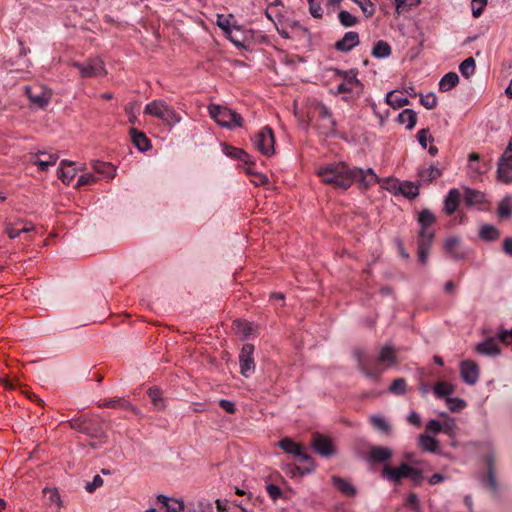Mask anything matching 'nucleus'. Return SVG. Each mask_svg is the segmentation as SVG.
Listing matches in <instances>:
<instances>
[{
  "instance_id": "obj_28",
  "label": "nucleus",
  "mask_w": 512,
  "mask_h": 512,
  "mask_svg": "<svg viewBox=\"0 0 512 512\" xmlns=\"http://www.w3.org/2000/svg\"><path fill=\"white\" fill-rule=\"evenodd\" d=\"M418 445L426 452L435 453L438 450V441L427 434H421L419 436Z\"/></svg>"
},
{
  "instance_id": "obj_2",
  "label": "nucleus",
  "mask_w": 512,
  "mask_h": 512,
  "mask_svg": "<svg viewBox=\"0 0 512 512\" xmlns=\"http://www.w3.org/2000/svg\"><path fill=\"white\" fill-rule=\"evenodd\" d=\"M325 184H332L339 189H347L353 183V173L345 163L330 164L317 171Z\"/></svg>"
},
{
  "instance_id": "obj_39",
  "label": "nucleus",
  "mask_w": 512,
  "mask_h": 512,
  "mask_svg": "<svg viewBox=\"0 0 512 512\" xmlns=\"http://www.w3.org/2000/svg\"><path fill=\"white\" fill-rule=\"evenodd\" d=\"M396 92H397L396 90H393V91H390L386 95L387 104H389L394 109H396V108L406 106L410 103L409 99L407 97H400V96L396 95Z\"/></svg>"
},
{
  "instance_id": "obj_33",
  "label": "nucleus",
  "mask_w": 512,
  "mask_h": 512,
  "mask_svg": "<svg viewBox=\"0 0 512 512\" xmlns=\"http://www.w3.org/2000/svg\"><path fill=\"white\" fill-rule=\"evenodd\" d=\"M297 457H299L300 460L305 463L303 467H294V470H296L300 475L309 474L314 470L315 465L310 455L303 453V451L301 450V455H297Z\"/></svg>"
},
{
  "instance_id": "obj_44",
  "label": "nucleus",
  "mask_w": 512,
  "mask_h": 512,
  "mask_svg": "<svg viewBox=\"0 0 512 512\" xmlns=\"http://www.w3.org/2000/svg\"><path fill=\"white\" fill-rule=\"evenodd\" d=\"M233 329L236 334L247 337L252 332V325L248 321L238 319L233 322Z\"/></svg>"
},
{
  "instance_id": "obj_43",
  "label": "nucleus",
  "mask_w": 512,
  "mask_h": 512,
  "mask_svg": "<svg viewBox=\"0 0 512 512\" xmlns=\"http://www.w3.org/2000/svg\"><path fill=\"white\" fill-rule=\"evenodd\" d=\"M65 164V161L61 163V167L58 170V177L61 179L63 183L70 184V182L75 177V169L71 167V164H68V168L66 169L64 167Z\"/></svg>"
},
{
  "instance_id": "obj_45",
  "label": "nucleus",
  "mask_w": 512,
  "mask_h": 512,
  "mask_svg": "<svg viewBox=\"0 0 512 512\" xmlns=\"http://www.w3.org/2000/svg\"><path fill=\"white\" fill-rule=\"evenodd\" d=\"M420 4L421 0H395V10L398 14H401Z\"/></svg>"
},
{
  "instance_id": "obj_55",
  "label": "nucleus",
  "mask_w": 512,
  "mask_h": 512,
  "mask_svg": "<svg viewBox=\"0 0 512 512\" xmlns=\"http://www.w3.org/2000/svg\"><path fill=\"white\" fill-rule=\"evenodd\" d=\"M405 505L413 510V512H422L418 496L415 493H410L406 498Z\"/></svg>"
},
{
  "instance_id": "obj_16",
  "label": "nucleus",
  "mask_w": 512,
  "mask_h": 512,
  "mask_svg": "<svg viewBox=\"0 0 512 512\" xmlns=\"http://www.w3.org/2000/svg\"><path fill=\"white\" fill-rule=\"evenodd\" d=\"M359 34L356 31H348L338 40L334 47L339 52H349L359 45Z\"/></svg>"
},
{
  "instance_id": "obj_53",
  "label": "nucleus",
  "mask_w": 512,
  "mask_h": 512,
  "mask_svg": "<svg viewBox=\"0 0 512 512\" xmlns=\"http://www.w3.org/2000/svg\"><path fill=\"white\" fill-rule=\"evenodd\" d=\"M43 493L49 494V501L51 504H55L58 507L62 506V500L56 488H44Z\"/></svg>"
},
{
  "instance_id": "obj_58",
  "label": "nucleus",
  "mask_w": 512,
  "mask_h": 512,
  "mask_svg": "<svg viewBox=\"0 0 512 512\" xmlns=\"http://www.w3.org/2000/svg\"><path fill=\"white\" fill-rule=\"evenodd\" d=\"M408 478H410L415 485H420L424 480L423 471L410 466Z\"/></svg>"
},
{
  "instance_id": "obj_15",
  "label": "nucleus",
  "mask_w": 512,
  "mask_h": 512,
  "mask_svg": "<svg viewBox=\"0 0 512 512\" xmlns=\"http://www.w3.org/2000/svg\"><path fill=\"white\" fill-rule=\"evenodd\" d=\"M69 425L72 429L90 436H94L98 432L94 420L89 417H79L76 419H72L69 421Z\"/></svg>"
},
{
  "instance_id": "obj_61",
  "label": "nucleus",
  "mask_w": 512,
  "mask_h": 512,
  "mask_svg": "<svg viewBox=\"0 0 512 512\" xmlns=\"http://www.w3.org/2000/svg\"><path fill=\"white\" fill-rule=\"evenodd\" d=\"M97 181V178L91 173L82 174L77 181V186L93 184Z\"/></svg>"
},
{
  "instance_id": "obj_51",
  "label": "nucleus",
  "mask_w": 512,
  "mask_h": 512,
  "mask_svg": "<svg viewBox=\"0 0 512 512\" xmlns=\"http://www.w3.org/2000/svg\"><path fill=\"white\" fill-rule=\"evenodd\" d=\"M420 103L426 109H433L437 105V97L434 93H428L426 95L420 94Z\"/></svg>"
},
{
  "instance_id": "obj_50",
  "label": "nucleus",
  "mask_w": 512,
  "mask_h": 512,
  "mask_svg": "<svg viewBox=\"0 0 512 512\" xmlns=\"http://www.w3.org/2000/svg\"><path fill=\"white\" fill-rule=\"evenodd\" d=\"M148 395L152 403L158 408V409H164L165 404L161 397V391L157 388H150L148 390Z\"/></svg>"
},
{
  "instance_id": "obj_23",
  "label": "nucleus",
  "mask_w": 512,
  "mask_h": 512,
  "mask_svg": "<svg viewBox=\"0 0 512 512\" xmlns=\"http://www.w3.org/2000/svg\"><path fill=\"white\" fill-rule=\"evenodd\" d=\"M460 201V192L457 189H451L444 201V211L447 215H452L458 208Z\"/></svg>"
},
{
  "instance_id": "obj_42",
  "label": "nucleus",
  "mask_w": 512,
  "mask_h": 512,
  "mask_svg": "<svg viewBox=\"0 0 512 512\" xmlns=\"http://www.w3.org/2000/svg\"><path fill=\"white\" fill-rule=\"evenodd\" d=\"M224 149L226 155L239 159L246 164L250 162V156L244 150L229 145H224Z\"/></svg>"
},
{
  "instance_id": "obj_27",
  "label": "nucleus",
  "mask_w": 512,
  "mask_h": 512,
  "mask_svg": "<svg viewBox=\"0 0 512 512\" xmlns=\"http://www.w3.org/2000/svg\"><path fill=\"white\" fill-rule=\"evenodd\" d=\"M464 200L468 206L481 204L485 202V194L471 188H465Z\"/></svg>"
},
{
  "instance_id": "obj_6",
  "label": "nucleus",
  "mask_w": 512,
  "mask_h": 512,
  "mask_svg": "<svg viewBox=\"0 0 512 512\" xmlns=\"http://www.w3.org/2000/svg\"><path fill=\"white\" fill-rule=\"evenodd\" d=\"M144 114L160 119L168 126L180 123L181 116L163 100H153L145 106Z\"/></svg>"
},
{
  "instance_id": "obj_54",
  "label": "nucleus",
  "mask_w": 512,
  "mask_h": 512,
  "mask_svg": "<svg viewBox=\"0 0 512 512\" xmlns=\"http://www.w3.org/2000/svg\"><path fill=\"white\" fill-rule=\"evenodd\" d=\"M417 139L420 146L424 149L427 147L428 140L431 142L434 140L428 128L419 130L417 133Z\"/></svg>"
},
{
  "instance_id": "obj_13",
  "label": "nucleus",
  "mask_w": 512,
  "mask_h": 512,
  "mask_svg": "<svg viewBox=\"0 0 512 512\" xmlns=\"http://www.w3.org/2000/svg\"><path fill=\"white\" fill-rule=\"evenodd\" d=\"M311 444L313 449L325 458L333 456L336 452L332 441L322 434H315Z\"/></svg>"
},
{
  "instance_id": "obj_21",
  "label": "nucleus",
  "mask_w": 512,
  "mask_h": 512,
  "mask_svg": "<svg viewBox=\"0 0 512 512\" xmlns=\"http://www.w3.org/2000/svg\"><path fill=\"white\" fill-rule=\"evenodd\" d=\"M58 155L46 152H38L35 154L33 164L38 166L41 171H47L50 166L56 164Z\"/></svg>"
},
{
  "instance_id": "obj_19",
  "label": "nucleus",
  "mask_w": 512,
  "mask_h": 512,
  "mask_svg": "<svg viewBox=\"0 0 512 512\" xmlns=\"http://www.w3.org/2000/svg\"><path fill=\"white\" fill-rule=\"evenodd\" d=\"M475 351L478 354L496 357L500 354L501 350L498 347L494 338H488L475 346Z\"/></svg>"
},
{
  "instance_id": "obj_29",
  "label": "nucleus",
  "mask_w": 512,
  "mask_h": 512,
  "mask_svg": "<svg viewBox=\"0 0 512 512\" xmlns=\"http://www.w3.org/2000/svg\"><path fill=\"white\" fill-rule=\"evenodd\" d=\"M441 175L442 171L434 165H431L428 169H422L418 171V177L420 178V181L424 183H431Z\"/></svg>"
},
{
  "instance_id": "obj_47",
  "label": "nucleus",
  "mask_w": 512,
  "mask_h": 512,
  "mask_svg": "<svg viewBox=\"0 0 512 512\" xmlns=\"http://www.w3.org/2000/svg\"><path fill=\"white\" fill-rule=\"evenodd\" d=\"M406 380L404 378H397L393 380L389 387V392L396 395H404L406 393Z\"/></svg>"
},
{
  "instance_id": "obj_17",
  "label": "nucleus",
  "mask_w": 512,
  "mask_h": 512,
  "mask_svg": "<svg viewBox=\"0 0 512 512\" xmlns=\"http://www.w3.org/2000/svg\"><path fill=\"white\" fill-rule=\"evenodd\" d=\"M393 455V451L389 447L371 446L368 453V461L372 464L389 461Z\"/></svg>"
},
{
  "instance_id": "obj_12",
  "label": "nucleus",
  "mask_w": 512,
  "mask_h": 512,
  "mask_svg": "<svg viewBox=\"0 0 512 512\" xmlns=\"http://www.w3.org/2000/svg\"><path fill=\"white\" fill-rule=\"evenodd\" d=\"M460 375L468 385H475L479 380L480 368L473 360H464L460 363Z\"/></svg>"
},
{
  "instance_id": "obj_64",
  "label": "nucleus",
  "mask_w": 512,
  "mask_h": 512,
  "mask_svg": "<svg viewBox=\"0 0 512 512\" xmlns=\"http://www.w3.org/2000/svg\"><path fill=\"white\" fill-rule=\"evenodd\" d=\"M497 338L499 341L508 344L510 342V340H512V329L500 331L497 334Z\"/></svg>"
},
{
  "instance_id": "obj_32",
  "label": "nucleus",
  "mask_w": 512,
  "mask_h": 512,
  "mask_svg": "<svg viewBox=\"0 0 512 512\" xmlns=\"http://www.w3.org/2000/svg\"><path fill=\"white\" fill-rule=\"evenodd\" d=\"M278 445L281 449H283L286 453L292 454L294 456L301 455V445L296 443L291 438H284L278 442Z\"/></svg>"
},
{
  "instance_id": "obj_35",
  "label": "nucleus",
  "mask_w": 512,
  "mask_h": 512,
  "mask_svg": "<svg viewBox=\"0 0 512 512\" xmlns=\"http://www.w3.org/2000/svg\"><path fill=\"white\" fill-rule=\"evenodd\" d=\"M391 54L390 45L383 40L377 41L372 49V56L375 58H386Z\"/></svg>"
},
{
  "instance_id": "obj_40",
  "label": "nucleus",
  "mask_w": 512,
  "mask_h": 512,
  "mask_svg": "<svg viewBox=\"0 0 512 512\" xmlns=\"http://www.w3.org/2000/svg\"><path fill=\"white\" fill-rule=\"evenodd\" d=\"M103 406L108 408H121L125 410H130L134 412L135 414H138V409L133 406L130 402L124 400V399H112L103 404Z\"/></svg>"
},
{
  "instance_id": "obj_7",
  "label": "nucleus",
  "mask_w": 512,
  "mask_h": 512,
  "mask_svg": "<svg viewBox=\"0 0 512 512\" xmlns=\"http://www.w3.org/2000/svg\"><path fill=\"white\" fill-rule=\"evenodd\" d=\"M68 65L78 69L81 78L103 77L107 75L105 64L100 58H89L84 62L69 61Z\"/></svg>"
},
{
  "instance_id": "obj_57",
  "label": "nucleus",
  "mask_w": 512,
  "mask_h": 512,
  "mask_svg": "<svg viewBox=\"0 0 512 512\" xmlns=\"http://www.w3.org/2000/svg\"><path fill=\"white\" fill-rule=\"evenodd\" d=\"M488 0H472L471 2V8H472V15L475 18H478L482 12L485 6L487 5Z\"/></svg>"
},
{
  "instance_id": "obj_4",
  "label": "nucleus",
  "mask_w": 512,
  "mask_h": 512,
  "mask_svg": "<svg viewBox=\"0 0 512 512\" xmlns=\"http://www.w3.org/2000/svg\"><path fill=\"white\" fill-rule=\"evenodd\" d=\"M418 222L421 225L418 235V260L425 265L434 239V232L427 228L435 222V215L430 210L424 209L419 213Z\"/></svg>"
},
{
  "instance_id": "obj_25",
  "label": "nucleus",
  "mask_w": 512,
  "mask_h": 512,
  "mask_svg": "<svg viewBox=\"0 0 512 512\" xmlns=\"http://www.w3.org/2000/svg\"><path fill=\"white\" fill-rule=\"evenodd\" d=\"M397 122L405 125L406 129L411 130L417 122V114L413 109H404L397 117Z\"/></svg>"
},
{
  "instance_id": "obj_46",
  "label": "nucleus",
  "mask_w": 512,
  "mask_h": 512,
  "mask_svg": "<svg viewBox=\"0 0 512 512\" xmlns=\"http://www.w3.org/2000/svg\"><path fill=\"white\" fill-rule=\"evenodd\" d=\"M338 19L344 27L355 26L359 22V19L357 17H355L354 15H352L350 12H348L346 10H341L338 13Z\"/></svg>"
},
{
  "instance_id": "obj_36",
  "label": "nucleus",
  "mask_w": 512,
  "mask_h": 512,
  "mask_svg": "<svg viewBox=\"0 0 512 512\" xmlns=\"http://www.w3.org/2000/svg\"><path fill=\"white\" fill-rule=\"evenodd\" d=\"M399 192L407 198H415L419 195V185L410 181L403 182L399 185Z\"/></svg>"
},
{
  "instance_id": "obj_49",
  "label": "nucleus",
  "mask_w": 512,
  "mask_h": 512,
  "mask_svg": "<svg viewBox=\"0 0 512 512\" xmlns=\"http://www.w3.org/2000/svg\"><path fill=\"white\" fill-rule=\"evenodd\" d=\"M445 401L448 409L452 412H459L466 406V402L463 399L457 397H447Z\"/></svg>"
},
{
  "instance_id": "obj_48",
  "label": "nucleus",
  "mask_w": 512,
  "mask_h": 512,
  "mask_svg": "<svg viewBox=\"0 0 512 512\" xmlns=\"http://www.w3.org/2000/svg\"><path fill=\"white\" fill-rule=\"evenodd\" d=\"M356 3L363 14L368 18L372 17L375 13V5L371 2V0H352Z\"/></svg>"
},
{
  "instance_id": "obj_18",
  "label": "nucleus",
  "mask_w": 512,
  "mask_h": 512,
  "mask_svg": "<svg viewBox=\"0 0 512 512\" xmlns=\"http://www.w3.org/2000/svg\"><path fill=\"white\" fill-rule=\"evenodd\" d=\"M337 73L345 79V81L337 87V92L339 94L352 92L354 87L359 85V80L357 79L355 72L337 70Z\"/></svg>"
},
{
  "instance_id": "obj_5",
  "label": "nucleus",
  "mask_w": 512,
  "mask_h": 512,
  "mask_svg": "<svg viewBox=\"0 0 512 512\" xmlns=\"http://www.w3.org/2000/svg\"><path fill=\"white\" fill-rule=\"evenodd\" d=\"M208 112L210 117L221 127L232 129L234 127H242L243 125L241 115L228 107L210 104Z\"/></svg>"
},
{
  "instance_id": "obj_37",
  "label": "nucleus",
  "mask_w": 512,
  "mask_h": 512,
  "mask_svg": "<svg viewBox=\"0 0 512 512\" xmlns=\"http://www.w3.org/2000/svg\"><path fill=\"white\" fill-rule=\"evenodd\" d=\"M498 216L501 219H507L512 215V196H505L499 203Z\"/></svg>"
},
{
  "instance_id": "obj_62",
  "label": "nucleus",
  "mask_w": 512,
  "mask_h": 512,
  "mask_svg": "<svg viewBox=\"0 0 512 512\" xmlns=\"http://www.w3.org/2000/svg\"><path fill=\"white\" fill-rule=\"evenodd\" d=\"M102 485H103V479L101 478V476L96 475V476H94L92 482H89L86 484L85 489L87 492L92 493L96 488L101 487Z\"/></svg>"
},
{
  "instance_id": "obj_11",
  "label": "nucleus",
  "mask_w": 512,
  "mask_h": 512,
  "mask_svg": "<svg viewBox=\"0 0 512 512\" xmlns=\"http://www.w3.org/2000/svg\"><path fill=\"white\" fill-rule=\"evenodd\" d=\"M25 94L39 108H45L51 99V92L38 86H26Z\"/></svg>"
},
{
  "instance_id": "obj_3",
  "label": "nucleus",
  "mask_w": 512,
  "mask_h": 512,
  "mask_svg": "<svg viewBox=\"0 0 512 512\" xmlns=\"http://www.w3.org/2000/svg\"><path fill=\"white\" fill-rule=\"evenodd\" d=\"M308 119L313 127L322 135L328 136L336 132V122L328 107L319 101H313L308 110Z\"/></svg>"
},
{
  "instance_id": "obj_26",
  "label": "nucleus",
  "mask_w": 512,
  "mask_h": 512,
  "mask_svg": "<svg viewBox=\"0 0 512 512\" xmlns=\"http://www.w3.org/2000/svg\"><path fill=\"white\" fill-rule=\"evenodd\" d=\"M369 420L376 430L380 431L385 435L392 434V427L384 416L379 414L372 415Z\"/></svg>"
},
{
  "instance_id": "obj_41",
  "label": "nucleus",
  "mask_w": 512,
  "mask_h": 512,
  "mask_svg": "<svg viewBox=\"0 0 512 512\" xmlns=\"http://www.w3.org/2000/svg\"><path fill=\"white\" fill-rule=\"evenodd\" d=\"M475 60L473 57L466 58L461 64L459 65V71L461 75L465 78H469L475 73Z\"/></svg>"
},
{
  "instance_id": "obj_59",
  "label": "nucleus",
  "mask_w": 512,
  "mask_h": 512,
  "mask_svg": "<svg viewBox=\"0 0 512 512\" xmlns=\"http://www.w3.org/2000/svg\"><path fill=\"white\" fill-rule=\"evenodd\" d=\"M15 225H16L15 223H11V222L4 223V226H5L4 232L7 234V236L11 240L19 237L20 234L22 233L21 229L15 228Z\"/></svg>"
},
{
  "instance_id": "obj_52",
  "label": "nucleus",
  "mask_w": 512,
  "mask_h": 512,
  "mask_svg": "<svg viewBox=\"0 0 512 512\" xmlns=\"http://www.w3.org/2000/svg\"><path fill=\"white\" fill-rule=\"evenodd\" d=\"M92 167H93V170H95L97 173H100V174H108L110 171H112L111 178L115 177V169L109 163L96 162L93 164Z\"/></svg>"
},
{
  "instance_id": "obj_9",
  "label": "nucleus",
  "mask_w": 512,
  "mask_h": 512,
  "mask_svg": "<svg viewBox=\"0 0 512 512\" xmlns=\"http://www.w3.org/2000/svg\"><path fill=\"white\" fill-rule=\"evenodd\" d=\"M497 173L501 181L505 183L512 181V140L499 161Z\"/></svg>"
},
{
  "instance_id": "obj_8",
  "label": "nucleus",
  "mask_w": 512,
  "mask_h": 512,
  "mask_svg": "<svg viewBox=\"0 0 512 512\" xmlns=\"http://www.w3.org/2000/svg\"><path fill=\"white\" fill-rule=\"evenodd\" d=\"M254 147L264 156L270 157L275 153V138L269 126L262 128L254 137Z\"/></svg>"
},
{
  "instance_id": "obj_60",
  "label": "nucleus",
  "mask_w": 512,
  "mask_h": 512,
  "mask_svg": "<svg viewBox=\"0 0 512 512\" xmlns=\"http://www.w3.org/2000/svg\"><path fill=\"white\" fill-rule=\"evenodd\" d=\"M266 491H267L268 495L270 496V498L274 501L279 499L282 496L281 489L277 485L272 484V483H270L266 486Z\"/></svg>"
},
{
  "instance_id": "obj_56",
  "label": "nucleus",
  "mask_w": 512,
  "mask_h": 512,
  "mask_svg": "<svg viewBox=\"0 0 512 512\" xmlns=\"http://www.w3.org/2000/svg\"><path fill=\"white\" fill-rule=\"evenodd\" d=\"M459 245V239L456 237H451L446 239L444 242V248L445 250L450 253L453 257H458V254L456 253L455 249Z\"/></svg>"
},
{
  "instance_id": "obj_10",
  "label": "nucleus",
  "mask_w": 512,
  "mask_h": 512,
  "mask_svg": "<svg viewBox=\"0 0 512 512\" xmlns=\"http://www.w3.org/2000/svg\"><path fill=\"white\" fill-rule=\"evenodd\" d=\"M253 353L254 346L250 343H246L243 345L239 355L240 373L246 378L249 377L255 369Z\"/></svg>"
},
{
  "instance_id": "obj_34",
  "label": "nucleus",
  "mask_w": 512,
  "mask_h": 512,
  "mask_svg": "<svg viewBox=\"0 0 512 512\" xmlns=\"http://www.w3.org/2000/svg\"><path fill=\"white\" fill-rule=\"evenodd\" d=\"M157 499L166 507L167 512H180L184 509L183 503L178 500L169 499L164 495H159Z\"/></svg>"
},
{
  "instance_id": "obj_31",
  "label": "nucleus",
  "mask_w": 512,
  "mask_h": 512,
  "mask_svg": "<svg viewBox=\"0 0 512 512\" xmlns=\"http://www.w3.org/2000/svg\"><path fill=\"white\" fill-rule=\"evenodd\" d=\"M434 393L438 398H447L450 397L454 392L455 388L451 383L439 381L434 385Z\"/></svg>"
},
{
  "instance_id": "obj_14",
  "label": "nucleus",
  "mask_w": 512,
  "mask_h": 512,
  "mask_svg": "<svg viewBox=\"0 0 512 512\" xmlns=\"http://www.w3.org/2000/svg\"><path fill=\"white\" fill-rule=\"evenodd\" d=\"M410 465L401 463L399 467L393 468L385 465L382 470V476L395 483H400L403 478H408Z\"/></svg>"
},
{
  "instance_id": "obj_38",
  "label": "nucleus",
  "mask_w": 512,
  "mask_h": 512,
  "mask_svg": "<svg viewBox=\"0 0 512 512\" xmlns=\"http://www.w3.org/2000/svg\"><path fill=\"white\" fill-rule=\"evenodd\" d=\"M479 236L486 241H494L500 237V231L493 225H483L479 230Z\"/></svg>"
},
{
  "instance_id": "obj_63",
  "label": "nucleus",
  "mask_w": 512,
  "mask_h": 512,
  "mask_svg": "<svg viewBox=\"0 0 512 512\" xmlns=\"http://www.w3.org/2000/svg\"><path fill=\"white\" fill-rule=\"evenodd\" d=\"M309 12L314 18H322V8L319 3L316 1H313L312 3H309Z\"/></svg>"
},
{
  "instance_id": "obj_22",
  "label": "nucleus",
  "mask_w": 512,
  "mask_h": 512,
  "mask_svg": "<svg viewBox=\"0 0 512 512\" xmlns=\"http://www.w3.org/2000/svg\"><path fill=\"white\" fill-rule=\"evenodd\" d=\"M132 143L141 152L148 151L151 148V142L143 132L135 128L130 129Z\"/></svg>"
},
{
  "instance_id": "obj_1",
  "label": "nucleus",
  "mask_w": 512,
  "mask_h": 512,
  "mask_svg": "<svg viewBox=\"0 0 512 512\" xmlns=\"http://www.w3.org/2000/svg\"><path fill=\"white\" fill-rule=\"evenodd\" d=\"M354 356L360 372L374 380H378L386 369L398 364L397 350L391 344L381 347L374 361L368 360L360 349L354 351Z\"/></svg>"
},
{
  "instance_id": "obj_30",
  "label": "nucleus",
  "mask_w": 512,
  "mask_h": 512,
  "mask_svg": "<svg viewBox=\"0 0 512 512\" xmlns=\"http://www.w3.org/2000/svg\"><path fill=\"white\" fill-rule=\"evenodd\" d=\"M459 83V76L455 72L445 74L439 82V89L443 92L449 91Z\"/></svg>"
},
{
  "instance_id": "obj_20",
  "label": "nucleus",
  "mask_w": 512,
  "mask_h": 512,
  "mask_svg": "<svg viewBox=\"0 0 512 512\" xmlns=\"http://www.w3.org/2000/svg\"><path fill=\"white\" fill-rule=\"evenodd\" d=\"M353 173V182L360 181L364 186H369L373 183H377L379 181L377 175L374 173L373 169L369 168L367 170H363L360 168L352 169Z\"/></svg>"
},
{
  "instance_id": "obj_24",
  "label": "nucleus",
  "mask_w": 512,
  "mask_h": 512,
  "mask_svg": "<svg viewBox=\"0 0 512 512\" xmlns=\"http://www.w3.org/2000/svg\"><path fill=\"white\" fill-rule=\"evenodd\" d=\"M332 484L345 496L347 497H354L356 495V489L355 487L348 482L347 480L338 477V476H332L331 477Z\"/></svg>"
}]
</instances>
